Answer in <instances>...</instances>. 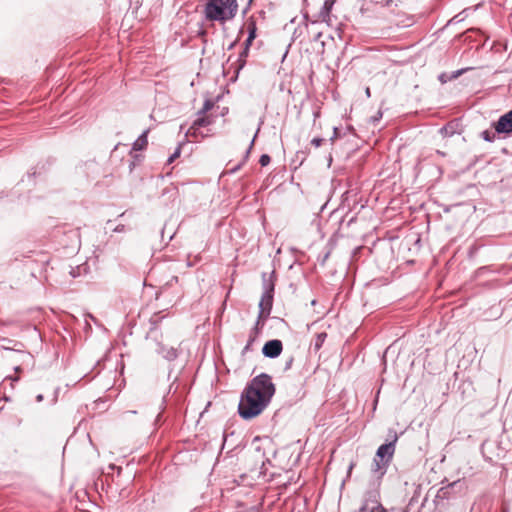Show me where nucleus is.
I'll return each mask as SVG.
<instances>
[{"label": "nucleus", "instance_id": "nucleus-16", "mask_svg": "<svg viewBox=\"0 0 512 512\" xmlns=\"http://www.w3.org/2000/svg\"><path fill=\"white\" fill-rule=\"evenodd\" d=\"M260 327H262V326L258 325L257 331H255L254 328H253L252 331L250 332L249 339L247 341L246 346L243 349V353L247 352L250 349L251 345L254 343V341H255V339L257 337V334L259 332Z\"/></svg>", "mask_w": 512, "mask_h": 512}, {"label": "nucleus", "instance_id": "nucleus-35", "mask_svg": "<svg viewBox=\"0 0 512 512\" xmlns=\"http://www.w3.org/2000/svg\"><path fill=\"white\" fill-rule=\"evenodd\" d=\"M501 512H509V509L508 507L506 506H503L502 509H501Z\"/></svg>", "mask_w": 512, "mask_h": 512}, {"label": "nucleus", "instance_id": "nucleus-31", "mask_svg": "<svg viewBox=\"0 0 512 512\" xmlns=\"http://www.w3.org/2000/svg\"><path fill=\"white\" fill-rule=\"evenodd\" d=\"M124 229H125V226H124L123 224H119V225H117V226L113 229V231H114V232H117V233H120V232H123V231H124Z\"/></svg>", "mask_w": 512, "mask_h": 512}, {"label": "nucleus", "instance_id": "nucleus-15", "mask_svg": "<svg viewBox=\"0 0 512 512\" xmlns=\"http://www.w3.org/2000/svg\"><path fill=\"white\" fill-rule=\"evenodd\" d=\"M327 337V334L325 332L318 333L313 341V347L315 350H319L322 346Z\"/></svg>", "mask_w": 512, "mask_h": 512}, {"label": "nucleus", "instance_id": "nucleus-10", "mask_svg": "<svg viewBox=\"0 0 512 512\" xmlns=\"http://www.w3.org/2000/svg\"><path fill=\"white\" fill-rule=\"evenodd\" d=\"M275 280H276L275 271H272L271 273H266V272L262 273L263 293L274 294Z\"/></svg>", "mask_w": 512, "mask_h": 512}, {"label": "nucleus", "instance_id": "nucleus-34", "mask_svg": "<svg viewBox=\"0 0 512 512\" xmlns=\"http://www.w3.org/2000/svg\"><path fill=\"white\" fill-rule=\"evenodd\" d=\"M42 400H43V395L42 394L37 395L36 401L41 402Z\"/></svg>", "mask_w": 512, "mask_h": 512}, {"label": "nucleus", "instance_id": "nucleus-20", "mask_svg": "<svg viewBox=\"0 0 512 512\" xmlns=\"http://www.w3.org/2000/svg\"><path fill=\"white\" fill-rule=\"evenodd\" d=\"M248 53H249V50H245V48L240 53L239 59H238V62H239L238 70H240L244 67V65L246 63L245 58L248 56Z\"/></svg>", "mask_w": 512, "mask_h": 512}, {"label": "nucleus", "instance_id": "nucleus-39", "mask_svg": "<svg viewBox=\"0 0 512 512\" xmlns=\"http://www.w3.org/2000/svg\"><path fill=\"white\" fill-rule=\"evenodd\" d=\"M366 94H367V96H370V89L369 88H366Z\"/></svg>", "mask_w": 512, "mask_h": 512}, {"label": "nucleus", "instance_id": "nucleus-37", "mask_svg": "<svg viewBox=\"0 0 512 512\" xmlns=\"http://www.w3.org/2000/svg\"><path fill=\"white\" fill-rule=\"evenodd\" d=\"M436 153H437L438 155H440V156H445V153H444V152H442V151H440V150H437V151H436Z\"/></svg>", "mask_w": 512, "mask_h": 512}, {"label": "nucleus", "instance_id": "nucleus-38", "mask_svg": "<svg viewBox=\"0 0 512 512\" xmlns=\"http://www.w3.org/2000/svg\"><path fill=\"white\" fill-rule=\"evenodd\" d=\"M8 379L12 380V381H18V377H8Z\"/></svg>", "mask_w": 512, "mask_h": 512}, {"label": "nucleus", "instance_id": "nucleus-41", "mask_svg": "<svg viewBox=\"0 0 512 512\" xmlns=\"http://www.w3.org/2000/svg\"><path fill=\"white\" fill-rule=\"evenodd\" d=\"M20 370H21V368H20L19 366L15 367V371H16V372H18V371H20Z\"/></svg>", "mask_w": 512, "mask_h": 512}, {"label": "nucleus", "instance_id": "nucleus-43", "mask_svg": "<svg viewBox=\"0 0 512 512\" xmlns=\"http://www.w3.org/2000/svg\"><path fill=\"white\" fill-rule=\"evenodd\" d=\"M247 10H248V7H246V8L243 10V14H246Z\"/></svg>", "mask_w": 512, "mask_h": 512}, {"label": "nucleus", "instance_id": "nucleus-5", "mask_svg": "<svg viewBox=\"0 0 512 512\" xmlns=\"http://www.w3.org/2000/svg\"><path fill=\"white\" fill-rule=\"evenodd\" d=\"M273 298L274 294L262 293L259 302V314L254 326L255 331H257L258 325L263 326L265 320L269 317L273 306Z\"/></svg>", "mask_w": 512, "mask_h": 512}, {"label": "nucleus", "instance_id": "nucleus-25", "mask_svg": "<svg viewBox=\"0 0 512 512\" xmlns=\"http://www.w3.org/2000/svg\"><path fill=\"white\" fill-rule=\"evenodd\" d=\"M259 131H260V126L257 128V130H256V132H255V134H254V137H253V139H252V141H251V143H250V145H249V148H248V149H247V151H246L245 158H247V157L249 156V154H250V152H251V149H252V147H253V145H254L255 139H256V137H257V135H258Z\"/></svg>", "mask_w": 512, "mask_h": 512}, {"label": "nucleus", "instance_id": "nucleus-11", "mask_svg": "<svg viewBox=\"0 0 512 512\" xmlns=\"http://www.w3.org/2000/svg\"><path fill=\"white\" fill-rule=\"evenodd\" d=\"M335 3V0H325L323 3L322 8L319 11L318 14V20L311 21V24H316L319 20L326 22L330 18V12L333 8V5Z\"/></svg>", "mask_w": 512, "mask_h": 512}, {"label": "nucleus", "instance_id": "nucleus-27", "mask_svg": "<svg viewBox=\"0 0 512 512\" xmlns=\"http://www.w3.org/2000/svg\"><path fill=\"white\" fill-rule=\"evenodd\" d=\"M322 142H323V139L320 137H315L311 140V144L314 145L315 147H320Z\"/></svg>", "mask_w": 512, "mask_h": 512}, {"label": "nucleus", "instance_id": "nucleus-19", "mask_svg": "<svg viewBox=\"0 0 512 512\" xmlns=\"http://www.w3.org/2000/svg\"><path fill=\"white\" fill-rule=\"evenodd\" d=\"M457 484V482H454L450 485H448L447 487H443L439 490L438 492V497H441V498H448V495L450 493V490Z\"/></svg>", "mask_w": 512, "mask_h": 512}, {"label": "nucleus", "instance_id": "nucleus-29", "mask_svg": "<svg viewBox=\"0 0 512 512\" xmlns=\"http://www.w3.org/2000/svg\"><path fill=\"white\" fill-rule=\"evenodd\" d=\"M255 39H250V37L247 36V39L245 40L244 42V48L245 50H249L250 49V46L252 45L253 41Z\"/></svg>", "mask_w": 512, "mask_h": 512}, {"label": "nucleus", "instance_id": "nucleus-13", "mask_svg": "<svg viewBox=\"0 0 512 512\" xmlns=\"http://www.w3.org/2000/svg\"><path fill=\"white\" fill-rule=\"evenodd\" d=\"M213 122L212 118L210 116L204 115H198V118L194 120L192 123V129L198 130L201 127H206L211 125Z\"/></svg>", "mask_w": 512, "mask_h": 512}, {"label": "nucleus", "instance_id": "nucleus-7", "mask_svg": "<svg viewBox=\"0 0 512 512\" xmlns=\"http://www.w3.org/2000/svg\"><path fill=\"white\" fill-rule=\"evenodd\" d=\"M282 350V341L279 339H272L264 344L262 348V353L265 357L274 359L277 358L282 353Z\"/></svg>", "mask_w": 512, "mask_h": 512}, {"label": "nucleus", "instance_id": "nucleus-6", "mask_svg": "<svg viewBox=\"0 0 512 512\" xmlns=\"http://www.w3.org/2000/svg\"><path fill=\"white\" fill-rule=\"evenodd\" d=\"M492 127L498 134H512V109L501 115L497 121L493 122Z\"/></svg>", "mask_w": 512, "mask_h": 512}, {"label": "nucleus", "instance_id": "nucleus-33", "mask_svg": "<svg viewBox=\"0 0 512 512\" xmlns=\"http://www.w3.org/2000/svg\"><path fill=\"white\" fill-rule=\"evenodd\" d=\"M322 36V32H316L313 36V41H319Z\"/></svg>", "mask_w": 512, "mask_h": 512}, {"label": "nucleus", "instance_id": "nucleus-17", "mask_svg": "<svg viewBox=\"0 0 512 512\" xmlns=\"http://www.w3.org/2000/svg\"><path fill=\"white\" fill-rule=\"evenodd\" d=\"M496 134H498L495 130H484L481 132V137L486 142H494L496 139Z\"/></svg>", "mask_w": 512, "mask_h": 512}, {"label": "nucleus", "instance_id": "nucleus-1", "mask_svg": "<svg viewBox=\"0 0 512 512\" xmlns=\"http://www.w3.org/2000/svg\"><path fill=\"white\" fill-rule=\"evenodd\" d=\"M276 392L272 378L267 373H261L252 378L241 393L238 404L239 416L251 420L259 416L270 404Z\"/></svg>", "mask_w": 512, "mask_h": 512}, {"label": "nucleus", "instance_id": "nucleus-36", "mask_svg": "<svg viewBox=\"0 0 512 512\" xmlns=\"http://www.w3.org/2000/svg\"><path fill=\"white\" fill-rule=\"evenodd\" d=\"M199 35H201V36L206 35V31H205V30H203V29H201V30L199 31Z\"/></svg>", "mask_w": 512, "mask_h": 512}, {"label": "nucleus", "instance_id": "nucleus-32", "mask_svg": "<svg viewBox=\"0 0 512 512\" xmlns=\"http://www.w3.org/2000/svg\"><path fill=\"white\" fill-rule=\"evenodd\" d=\"M381 117H382V113L379 111V112L377 113V115H376V116H373V117L371 118V121H372L373 123H375V122L379 121V119H380Z\"/></svg>", "mask_w": 512, "mask_h": 512}, {"label": "nucleus", "instance_id": "nucleus-26", "mask_svg": "<svg viewBox=\"0 0 512 512\" xmlns=\"http://www.w3.org/2000/svg\"><path fill=\"white\" fill-rule=\"evenodd\" d=\"M186 135H190L191 137H194V138H197L199 135H201L202 137H204V135H202L198 130H194L192 129V126L189 128V130L187 131Z\"/></svg>", "mask_w": 512, "mask_h": 512}, {"label": "nucleus", "instance_id": "nucleus-30", "mask_svg": "<svg viewBox=\"0 0 512 512\" xmlns=\"http://www.w3.org/2000/svg\"><path fill=\"white\" fill-rule=\"evenodd\" d=\"M90 319V321H93V322H97V319L92 315V314H87L86 315V320ZM86 326L87 328L91 329V325L88 323V321H86Z\"/></svg>", "mask_w": 512, "mask_h": 512}, {"label": "nucleus", "instance_id": "nucleus-4", "mask_svg": "<svg viewBox=\"0 0 512 512\" xmlns=\"http://www.w3.org/2000/svg\"><path fill=\"white\" fill-rule=\"evenodd\" d=\"M380 482L375 484V487L367 490L363 496L362 504L358 510H367V509H381L384 506L380 502V492L378 489Z\"/></svg>", "mask_w": 512, "mask_h": 512}, {"label": "nucleus", "instance_id": "nucleus-8", "mask_svg": "<svg viewBox=\"0 0 512 512\" xmlns=\"http://www.w3.org/2000/svg\"><path fill=\"white\" fill-rule=\"evenodd\" d=\"M397 439L398 436L396 433H394L391 441L384 443L378 447L376 451V456L378 458H384L391 462L395 452V443Z\"/></svg>", "mask_w": 512, "mask_h": 512}, {"label": "nucleus", "instance_id": "nucleus-9", "mask_svg": "<svg viewBox=\"0 0 512 512\" xmlns=\"http://www.w3.org/2000/svg\"><path fill=\"white\" fill-rule=\"evenodd\" d=\"M390 464V461L384 459V458H378L375 455V458L373 460L372 464V472L376 475L377 482H380L382 477L387 472V467Z\"/></svg>", "mask_w": 512, "mask_h": 512}, {"label": "nucleus", "instance_id": "nucleus-12", "mask_svg": "<svg viewBox=\"0 0 512 512\" xmlns=\"http://www.w3.org/2000/svg\"><path fill=\"white\" fill-rule=\"evenodd\" d=\"M244 28L247 30V34H248V37H250V39H255L256 36H257V25H256V20L253 16L249 17L245 24H244Z\"/></svg>", "mask_w": 512, "mask_h": 512}, {"label": "nucleus", "instance_id": "nucleus-24", "mask_svg": "<svg viewBox=\"0 0 512 512\" xmlns=\"http://www.w3.org/2000/svg\"><path fill=\"white\" fill-rule=\"evenodd\" d=\"M293 362H294V357L293 356L288 357L285 361L283 371L286 372V371L290 370L293 365Z\"/></svg>", "mask_w": 512, "mask_h": 512}, {"label": "nucleus", "instance_id": "nucleus-14", "mask_svg": "<svg viewBox=\"0 0 512 512\" xmlns=\"http://www.w3.org/2000/svg\"><path fill=\"white\" fill-rule=\"evenodd\" d=\"M148 133H149V130H145L142 132V134L133 143V150L140 151V150H143L147 146Z\"/></svg>", "mask_w": 512, "mask_h": 512}, {"label": "nucleus", "instance_id": "nucleus-22", "mask_svg": "<svg viewBox=\"0 0 512 512\" xmlns=\"http://www.w3.org/2000/svg\"><path fill=\"white\" fill-rule=\"evenodd\" d=\"M181 154V145H179L176 150L174 151V153L172 155L169 156L168 160H167V163L168 164H171L175 161L176 158H178Z\"/></svg>", "mask_w": 512, "mask_h": 512}, {"label": "nucleus", "instance_id": "nucleus-42", "mask_svg": "<svg viewBox=\"0 0 512 512\" xmlns=\"http://www.w3.org/2000/svg\"><path fill=\"white\" fill-rule=\"evenodd\" d=\"M71 275H72V277H76V274L74 273L73 270L71 271Z\"/></svg>", "mask_w": 512, "mask_h": 512}, {"label": "nucleus", "instance_id": "nucleus-28", "mask_svg": "<svg viewBox=\"0 0 512 512\" xmlns=\"http://www.w3.org/2000/svg\"><path fill=\"white\" fill-rule=\"evenodd\" d=\"M355 512H388V511L386 508H381V509L356 510Z\"/></svg>", "mask_w": 512, "mask_h": 512}, {"label": "nucleus", "instance_id": "nucleus-23", "mask_svg": "<svg viewBox=\"0 0 512 512\" xmlns=\"http://www.w3.org/2000/svg\"><path fill=\"white\" fill-rule=\"evenodd\" d=\"M271 161V158L268 154H262L259 159V163L262 167L267 166Z\"/></svg>", "mask_w": 512, "mask_h": 512}, {"label": "nucleus", "instance_id": "nucleus-21", "mask_svg": "<svg viewBox=\"0 0 512 512\" xmlns=\"http://www.w3.org/2000/svg\"><path fill=\"white\" fill-rule=\"evenodd\" d=\"M440 133L443 135V136H451L454 134V130H453V126L451 124H447L445 126H443L441 129H440Z\"/></svg>", "mask_w": 512, "mask_h": 512}, {"label": "nucleus", "instance_id": "nucleus-18", "mask_svg": "<svg viewBox=\"0 0 512 512\" xmlns=\"http://www.w3.org/2000/svg\"><path fill=\"white\" fill-rule=\"evenodd\" d=\"M214 106V103L212 100H205L204 104H203V107L201 110L198 111V115H204L206 114L209 110H211Z\"/></svg>", "mask_w": 512, "mask_h": 512}, {"label": "nucleus", "instance_id": "nucleus-40", "mask_svg": "<svg viewBox=\"0 0 512 512\" xmlns=\"http://www.w3.org/2000/svg\"><path fill=\"white\" fill-rule=\"evenodd\" d=\"M304 19H305V21H308V14L307 13L304 14Z\"/></svg>", "mask_w": 512, "mask_h": 512}, {"label": "nucleus", "instance_id": "nucleus-2", "mask_svg": "<svg viewBox=\"0 0 512 512\" xmlns=\"http://www.w3.org/2000/svg\"><path fill=\"white\" fill-rule=\"evenodd\" d=\"M237 11V0H207L203 13L208 21L225 23L235 18Z\"/></svg>", "mask_w": 512, "mask_h": 512}, {"label": "nucleus", "instance_id": "nucleus-3", "mask_svg": "<svg viewBox=\"0 0 512 512\" xmlns=\"http://www.w3.org/2000/svg\"><path fill=\"white\" fill-rule=\"evenodd\" d=\"M161 319L155 316L150 318V328L146 334V339L154 343V350L158 355L167 361H174L178 357V350L174 347H167L162 343V334L158 330V324Z\"/></svg>", "mask_w": 512, "mask_h": 512}]
</instances>
